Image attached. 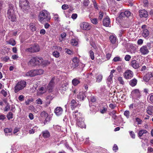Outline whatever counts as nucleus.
Masks as SVG:
<instances>
[{
	"instance_id": "f257e3e1",
	"label": "nucleus",
	"mask_w": 153,
	"mask_h": 153,
	"mask_svg": "<svg viewBox=\"0 0 153 153\" xmlns=\"http://www.w3.org/2000/svg\"><path fill=\"white\" fill-rule=\"evenodd\" d=\"M38 18L41 22L43 21L48 22L51 19L50 13L46 10H43L40 12Z\"/></svg>"
},
{
	"instance_id": "f03ea898",
	"label": "nucleus",
	"mask_w": 153,
	"mask_h": 153,
	"mask_svg": "<svg viewBox=\"0 0 153 153\" xmlns=\"http://www.w3.org/2000/svg\"><path fill=\"white\" fill-rule=\"evenodd\" d=\"M7 16L12 22H13L16 21V18L15 12L13 9V5L12 4H9V8L7 12Z\"/></svg>"
},
{
	"instance_id": "7ed1b4c3",
	"label": "nucleus",
	"mask_w": 153,
	"mask_h": 153,
	"mask_svg": "<svg viewBox=\"0 0 153 153\" xmlns=\"http://www.w3.org/2000/svg\"><path fill=\"white\" fill-rule=\"evenodd\" d=\"M26 85V82L24 80H21L16 83L14 87V92L17 93L23 89Z\"/></svg>"
},
{
	"instance_id": "20e7f679",
	"label": "nucleus",
	"mask_w": 153,
	"mask_h": 153,
	"mask_svg": "<svg viewBox=\"0 0 153 153\" xmlns=\"http://www.w3.org/2000/svg\"><path fill=\"white\" fill-rule=\"evenodd\" d=\"M40 49L39 45L37 44H35L30 47L26 48L25 49V51L33 53L39 52Z\"/></svg>"
},
{
	"instance_id": "39448f33",
	"label": "nucleus",
	"mask_w": 153,
	"mask_h": 153,
	"mask_svg": "<svg viewBox=\"0 0 153 153\" xmlns=\"http://www.w3.org/2000/svg\"><path fill=\"white\" fill-rule=\"evenodd\" d=\"M41 117L45 119L44 121V124H45L47 122H49L51 120V117L45 111H42L40 114Z\"/></svg>"
},
{
	"instance_id": "423d86ee",
	"label": "nucleus",
	"mask_w": 153,
	"mask_h": 153,
	"mask_svg": "<svg viewBox=\"0 0 153 153\" xmlns=\"http://www.w3.org/2000/svg\"><path fill=\"white\" fill-rule=\"evenodd\" d=\"M55 77H52L47 86V89L49 92H52L53 88L55 84Z\"/></svg>"
},
{
	"instance_id": "0eeeda50",
	"label": "nucleus",
	"mask_w": 153,
	"mask_h": 153,
	"mask_svg": "<svg viewBox=\"0 0 153 153\" xmlns=\"http://www.w3.org/2000/svg\"><path fill=\"white\" fill-rule=\"evenodd\" d=\"M123 76L126 79H130L133 77V73L130 70H127L124 73Z\"/></svg>"
},
{
	"instance_id": "6e6552de",
	"label": "nucleus",
	"mask_w": 153,
	"mask_h": 153,
	"mask_svg": "<svg viewBox=\"0 0 153 153\" xmlns=\"http://www.w3.org/2000/svg\"><path fill=\"white\" fill-rule=\"evenodd\" d=\"M80 28L84 30H88L91 28V26L87 22H82L80 24Z\"/></svg>"
},
{
	"instance_id": "1a4fd4ad",
	"label": "nucleus",
	"mask_w": 153,
	"mask_h": 153,
	"mask_svg": "<svg viewBox=\"0 0 153 153\" xmlns=\"http://www.w3.org/2000/svg\"><path fill=\"white\" fill-rule=\"evenodd\" d=\"M72 115L74 118L76 119V121L82 120V114L80 113L77 110L73 112Z\"/></svg>"
},
{
	"instance_id": "9d476101",
	"label": "nucleus",
	"mask_w": 153,
	"mask_h": 153,
	"mask_svg": "<svg viewBox=\"0 0 153 153\" xmlns=\"http://www.w3.org/2000/svg\"><path fill=\"white\" fill-rule=\"evenodd\" d=\"M139 13L140 18H146L148 17V12L145 10H140Z\"/></svg>"
},
{
	"instance_id": "9b49d317",
	"label": "nucleus",
	"mask_w": 153,
	"mask_h": 153,
	"mask_svg": "<svg viewBox=\"0 0 153 153\" xmlns=\"http://www.w3.org/2000/svg\"><path fill=\"white\" fill-rule=\"evenodd\" d=\"M140 51L143 55H145L149 52L148 48L146 45L143 46L140 49Z\"/></svg>"
},
{
	"instance_id": "f8f14e48",
	"label": "nucleus",
	"mask_w": 153,
	"mask_h": 153,
	"mask_svg": "<svg viewBox=\"0 0 153 153\" xmlns=\"http://www.w3.org/2000/svg\"><path fill=\"white\" fill-rule=\"evenodd\" d=\"M76 125L79 127L81 128H85L86 125L84 123L83 119L82 120H76Z\"/></svg>"
},
{
	"instance_id": "ddd939ff",
	"label": "nucleus",
	"mask_w": 153,
	"mask_h": 153,
	"mask_svg": "<svg viewBox=\"0 0 153 153\" xmlns=\"http://www.w3.org/2000/svg\"><path fill=\"white\" fill-rule=\"evenodd\" d=\"M37 57H33L28 62V65L31 66H35L37 65L36 64Z\"/></svg>"
},
{
	"instance_id": "4468645a",
	"label": "nucleus",
	"mask_w": 153,
	"mask_h": 153,
	"mask_svg": "<svg viewBox=\"0 0 153 153\" xmlns=\"http://www.w3.org/2000/svg\"><path fill=\"white\" fill-rule=\"evenodd\" d=\"M54 112L56 116H59L62 114L63 110L61 107H58L55 108Z\"/></svg>"
},
{
	"instance_id": "2eb2a0df",
	"label": "nucleus",
	"mask_w": 153,
	"mask_h": 153,
	"mask_svg": "<svg viewBox=\"0 0 153 153\" xmlns=\"http://www.w3.org/2000/svg\"><path fill=\"white\" fill-rule=\"evenodd\" d=\"M131 94L133 96L137 98H139L141 96L140 92L138 89H135L133 90L132 91Z\"/></svg>"
},
{
	"instance_id": "dca6fc26",
	"label": "nucleus",
	"mask_w": 153,
	"mask_h": 153,
	"mask_svg": "<svg viewBox=\"0 0 153 153\" xmlns=\"http://www.w3.org/2000/svg\"><path fill=\"white\" fill-rule=\"evenodd\" d=\"M110 23V19L108 16H107L106 18L103 19V25L106 27H108L109 26Z\"/></svg>"
},
{
	"instance_id": "f3484780",
	"label": "nucleus",
	"mask_w": 153,
	"mask_h": 153,
	"mask_svg": "<svg viewBox=\"0 0 153 153\" xmlns=\"http://www.w3.org/2000/svg\"><path fill=\"white\" fill-rule=\"evenodd\" d=\"M131 65L134 69H137L139 67V63L135 60H132L131 62Z\"/></svg>"
},
{
	"instance_id": "a211bd4d",
	"label": "nucleus",
	"mask_w": 153,
	"mask_h": 153,
	"mask_svg": "<svg viewBox=\"0 0 153 153\" xmlns=\"http://www.w3.org/2000/svg\"><path fill=\"white\" fill-rule=\"evenodd\" d=\"M36 76L35 70H31L26 73L25 76Z\"/></svg>"
},
{
	"instance_id": "6ab92c4d",
	"label": "nucleus",
	"mask_w": 153,
	"mask_h": 153,
	"mask_svg": "<svg viewBox=\"0 0 153 153\" xmlns=\"http://www.w3.org/2000/svg\"><path fill=\"white\" fill-rule=\"evenodd\" d=\"M152 76V74L149 73H147L143 77V80L146 82L149 81L150 78Z\"/></svg>"
},
{
	"instance_id": "aec40b11",
	"label": "nucleus",
	"mask_w": 153,
	"mask_h": 153,
	"mask_svg": "<svg viewBox=\"0 0 153 153\" xmlns=\"http://www.w3.org/2000/svg\"><path fill=\"white\" fill-rule=\"evenodd\" d=\"M42 137L45 138H47L50 136V134L48 130H45L42 131Z\"/></svg>"
},
{
	"instance_id": "412c9836",
	"label": "nucleus",
	"mask_w": 153,
	"mask_h": 153,
	"mask_svg": "<svg viewBox=\"0 0 153 153\" xmlns=\"http://www.w3.org/2000/svg\"><path fill=\"white\" fill-rule=\"evenodd\" d=\"M73 62V66L74 67H76L78 66L79 60L78 58L76 57L72 59Z\"/></svg>"
},
{
	"instance_id": "4be33fe9",
	"label": "nucleus",
	"mask_w": 153,
	"mask_h": 153,
	"mask_svg": "<svg viewBox=\"0 0 153 153\" xmlns=\"http://www.w3.org/2000/svg\"><path fill=\"white\" fill-rule=\"evenodd\" d=\"M20 6L22 7L28 5V1L27 0H19Z\"/></svg>"
},
{
	"instance_id": "5701e85b",
	"label": "nucleus",
	"mask_w": 153,
	"mask_h": 153,
	"mask_svg": "<svg viewBox=\"0 0 153 153\" xmlns=\"http://www.w3.org/2000/svg\"><path fill=\"white\" fill-rule=\"evenodd\" d=\"M146 112L149 115H152L153 113V106H149L146 109Z\"/></svg>"
},
{
	"instance_id": "b1692460",
	"label": "nucleus",
	"mask_w": 153,
	"mask_h": 153,
	"mask_svg": "<svg viewBox=\"0 0 153 153\" xmlns=\"http://www.w3.org/2000/svg\"><path fill=\"white\" fill-rule=\"evenodd\" d=\"M85 94L82 92H79L77 95V98L79 99L80 100H82L84 99L85 97Z\"/></svg>"
},
{
	"instance_id": "393cba45",
	"label": "nucleus",
	"mask_w": 153,
	"mask_h": 153,
	"mask_svg": "<svg viewBox=\"0 0 153 153\" xmlns=\"http://www.w3.org/2000/svg\"><path fill=\"white\" fill-rule=\"evenodd\" d=\"M129 84L132 86L134 87L136 85L137 83V80L135 78L131 80L129 82Z\"/></svg>"
},
{
	"instance_id": "a878e982",
	"label": "nucleus",
	"mask_w": 153,
	"mask_h": 153,
	"mask_svg": "<svg viewBox=\"0 0 153 153\" xmlns=\"http://www.w3.org/2000/svg\"><path fill=\"white\" fill-rule=\"evenodd\" d=\"M131 15V13L128 11H126L124 12H122L120 14V16H122L123 17H124V16L127 17H128L130 16Z\"/></svg>"
},
{
	"instance_id": "bb28decb",
	"label": "nucleus",
	"mask_w": 153,
	"mask_h": 153,
	"mask_svg": "<svg viewBox=\"0 0 153 153\" xmlns=\"http://www.w3.org/2000/svg\"><path fill=\"white\" fill-rule=\"evenodd\" d=\"M109 39L111 42L114 44L115 43L117 39L116 36L112 35L109 36Z\"/></svg>"
},
{
	"instance_id": "cd10ccee",
	"label": "nucleus",
	"mask_w": 153,
	"mask_h": 153,
	"mask_svg": "<svg viewBox=\"0 0 153 153\" xmlns=\"http://www.w3.org/2000/svg\"><path fill=\"white\" fill-rule=\"evenodd\" d=\"M71 108L72 110H73L77 106V104L76 101L74 100H71Z\"/></svg>"
},
{
	"instance_id": "c85d7f7f",
	"label": "nucleus",
	"mask_w": 153,
	"mask_h": 153,
	"mask_svg": "<svg viewBox=\"0 0 153 153\" xmlns=\"http://www.w3.org/2000/svg\"><path fill=\"white\" fill-rule=\"evenodd\" d=\"M143 32L142 33V36L146 38L147 37L149 34V32L147 29H144L143 30Z\"/></svg>"
},
{
	"instance_id": "c756f323",
	"label": "nucleus",
	"mask_w": 153,
	"mask_h": 153,
	"mask_svg": "<svg viewBox=\"0 0 153 153\" xmlns=\"http://www.w3.org/2000/svg\"><path fill=\"white\" fill-rule=\"evenodd\" d=\"M72 82L74 86H76L80 82L79 79L76 78L72 80Z\"/></svg>"
},
{
	"instance_id": "7c9ffc66",
	"label": "nucleus",
	"mask_w": 153,
	"mask_h": 153,
	"mask_svg": "<svg viewBox=\"0 0 153 153\" xmlns=\"http://www.w3.org/2000/svg\"><path fill=\"white\" fill-rule=\"evenodd\" d=\"M147 132V131L146 130H141L139 131L138 132L139 137H141L144 134H146Z\"/></svg>"
},
{
	"instance_id": "2f4dec72",
	"label": "nucleus",
	"mask_w": 153,
	"mask_h": 153,
	"mask_svg": "<svg viewBox=\"0 0 153 153\" xmlns=\"http://www.w3.org/2000/svg\"><path fill=\"white\" fill-rule=\"evenodd\" d=\"M49 64L50 62L46 60H44L43 59V61H42L41 65L43 66H45L48 65Z\"/></svg>"
},
{
	"instance_id": "473e14b6",
	"label": "nucleus",
	"mask_w": 153,
	"mask_h": 153,
	"mask_svg": "<svg viewBox=\"0 0 153 153\" xmlns=\"http://www.w3.org/2000/svg\"><path fill=\"white\" fill-rule=\"evenodd\" d=\"M35 71L36 73V75L42 74H43L44 72L43 70L41 69L35 70Z\"/></svg>"
},
{
	"instance_id": "72a5a7b5",
	"label": "nucleus",
	"mask_w": 153,
	"mask_h": 153,
	"mask_svg": "<svg viewBox=\"0 0 153 153\" xmlns=\"http://www.w3.org/2000/svg\"><path fill=\"white\" fill-rule=\"evenodd\" d=\"M37 60H36V64L37 65H41L42 61H43V59L40 57H37Z\"/></svg>"
},
{
	"instance_id": "f704fd0d",
	"label": "nucleus",
	"mask_w": 153,
	"mask_h": 153,
	"mask_svg": "<svg viewBox=\"0 0 153 153\" xmlns=\"http://www.w3.org/2000/svg\"><path fill=\"white\" fill-rule=\"evenodd\" d=\"M13 114L11 112H9L6 115L8 120H10L13 118Z\"/></svg>"
},
{
	"instance_id": "c9c22d12",
	"label": "nucleus",
	"mask_w": 153,
	"mask_h": 153,
	"mask_svg": "<svg viewBox=\"0 0 153 153\" xmlns=\"http://www.w3.org/2000/svg\"><path fill=\"white\" fill-rule=\"evenodd\" d=\"M89 53L91 59L92 60L94 59V52L92 50H90L89 51Z\"/></svg>"
},
{
	"instance_id": "e433bc0d",
	"label": "nucleus",
	"mask_w": 153,
	"mask_h": 153,
	"mask_svg": "<svg viewBox=\"0 0 153 153\" xmlns=\"http://www.w3.org/2000/svg\"><path fill=\"white\" fill-rule=\"evenodd\" d=\"M102 79V75H98L96 78V82H100L101 81Z\"/></svg>"
},
{
	"instance_id": "4c0bfd02",
	"label": "nucleus",
	"mask_w": 153,
	"mask_h": 153,
	"mask_svg": "<svg viewBox=\"0 0 153 153\" xmlns=\"http://www.w3.org/2000/svg\"><path fill=\"white\" fill-rule=\"evenodd\" d=\"M29 26L30 30L32 31H34L36 30V28L33 23L30 24Z\"/></svg>"
},
{
	"instance_id": "58836bf2",
	"label": "nucleus",
	"mask_w": 153,
	"mask_h": 153,
	"mask_svg": "<svg viewBox=\"0 0 153 153\" xmlns=\"http://www.w3.org/2000/svg\"><path fill=\"white\" fill-rule=\"evenodd\" d=\"M71 44L74 46H76L78 44V40L77 39H73L71 41Z\"/></svg>"
},
{
	"instance_id": "ea45409f",
	"label": "nucleus",
	"mask_w": 153,
	"mask_h": 153,
	"mask_svg": "<svg viewBox=\"0 0 153 153\" xmlns=\"http://www.w3.org/2000/svg\"><path fill=\"white\" fill-rule=\"evenodd\" d=\"M5 115L1 114H0V120L2 121L6 120Z\"/></svg>"
},
{
	"instance_id": "a19ab883",
	"label": "nucleus",
	"mask_w": 153,
	"mask_h": 153,
	"mask_svg": "<svg viewBox=\"0 0 153 153\" xmlns=\"http://www.w3.org/2000/svg\"><path fill=\"white\" fill-rule=\"evenodd\" d=\"M53 55L56 58H58L59 56V53L56 51H55L53 53Z\"/></svg>"
},
{
	"instance_id": "79ce46f5",
	"label": "nucleus",
	"mask_w": 153,
	"mask_h": 153,
	"mask_svg": "<svg viewBox=\"0 0 153 153\" xmlns=\"http://www.w3.org/2000/svg\"><path fill=\"white\" fill-rule=\"evenodd\" d=\"M122 59L120 56H116L113 59V61L114 62L121 61Z\"/></svg>"
},
{
	"instance_id": "37998d69",
	"label": "nucleus",
	"mask_w": 153,
	"mask_h": 153,
	"mask_svg": "<svg viewBox=\"0 0 153 153\" xmlns=\"http://www.w3.org/2000/svg\"><path fill=\"white\" fill-rule=\"evenodd\" d=\"M124 115L127 117V118H129L130 115V112L129 111L126 110L124 113Z\"/></svg>"
},
{
	"instance_id": "c03bdc74",
	"label": "nucleus",
	"mask_w": 153,
	"mask_h": 153,
	"mask_svg": "<svg viewBox=\"0 0 153 153\" xmlns=\"http://www.w3.org/2000/svg\"><path fill=\"white\" fill-rule=\"evenodd\" d=\"M90 20L91 22L94 24H97V18H91Z\"/></svg>"
},
{
	"instance_id": "a18cd8bd",
	"label": "nucleus",
	"mask_w": 153,
	"mask_h": 153,
	"mask_svg": "<svg viewBox=\"0 0 153 153\" xmlns=\"http://www.w3.org/2000/svg\"><path fill=\"white\" fill-rule=\"evenodd\" d=\"M54 19L55 21H59V18L58 15L57 14H53Z\"/></svg>"
},
{
	"instance_id": "49530a36",
	"label": "nucleus",
	"mask_w": 153,
	"mask_h": 153,
	"mask_svg": "<svg viewBox=\"0 0 153 153\" xmlns=\"http://www.w3.org/2000/svg\"><path fill=\"white\" fill-rule=\"evenodd\" d=\"M104 13L102 12H100L99 13V16L98 17L99 19L101 20L102 19Z\"/></svg>"
},
{
	"instance_id": "de8ad7c7",
	"label": "nucleus",
	"mask_w": 153,
	"mask_h": 153,
	"mask_svg": "<svg viewBox=\"0 0 153 153\" xmlns=\"http://www.w3.org/2000/svg\"><path fill=\"white\" fill-rule=\"evenodd\" d=\"M131 58V56L128 55H126L124 59L126 61H129Z\"/></svg>"
},
{
	"instance_id": "09e8293b",
	"label": "nucleus",
	"mask_w": 153,
	"mask_h": 153,
	"mask_svg": "<svg viewBox=\"0 0 153 153\" xmlns=\"http://www.w3.org/2000/svg\"><path fill=\"white\" fill-rule=\"evenodd\" d=\"M118 81L120 82V84L122 85L124 84V82L123 81V78L122 77H120L118 78Z\"/></svg>"
},
{
	"instance_id": "8fccbe9b",
	"label": "nucleus",
	"mask_w": 153,
	"mask_h": 153,
	"mask_svg": "<svg viewBox=\"0 0 153 153\" xmlns=\"http://www.w3.org/2000/svg\"><path fill=\"white\" fill-rule=\"evenodd\" d=\"M69 6L67 4H64L62 6V8L64 10H66L69 8Z\"/></svg>"
},
{
	"instance_id": "3c124183",
	"label": "nucleus",
	"mask_w": 153,
	"mask_h": 153,
	"mask_svg": "<svg viewBox=\"0 0 153 153\" xmlns=\"http://www.w3.org/2000/svg\"><path fill=\"white\" fill-rule=\"evenodd\" d=\"M92 1L93 2L94 7L96 9H98V7L95 1V0H92Z\"/></svg>"
},
{
	"instance_id": "603ef678",
	"label": "nucleus",
	"mask_w": 153,
	"mask_h": 153,
	"mask_svg": "<svg viewBox=\"0 0 153 153\" xmlns=\"http://www.w3.org/2000/svg\"><path fill=\"white\" fill-rule=\"evenodd\" d=\"M137 123L138 124H141L142 122V120L139 118L137 117L135 119Z\"/></svg>"
},
{
	"instance_id": "864d4df0",
	"label": "nucleus",
	"mask_w": 153,
	"mask_h": 153,
	"mask_svg": "<svg viewBox=\"0 0 153 153\" xmlns=\"http://www.w3.org/2000/svg\"><path fill=\"white\" fill-rule=\"evenodd\" d=\"M129 134L131 137L133 139L135 138V135L133 131H129Z\"/></svg>"
},
{
	"instance_id": "5fc2aeb1",
	"label": "nucleus",
	"mask_w": 153,
	"mask_h": 153,
	"mask_svg": "<svg viewBox=\"0 0 153 153\" xmlns=\"http://www.w3.org/2000/svg\"><path fill=\"white\" fill-rule=\"evenodd\" d=\"M4 131L5 133H9L12 131V129L11 128H5L4 129Z\"/></svg>"
},
{
	"instance_id": "6e6d98bb",
	"label": "nucleus",
	"mask_w": 153,
	"mask_h": 153,
	"mask_svg": "<svg viewBox=\"0 0 153 153\" xmlns=\"http://www.w3.org/2000/svg\"><path fill=\"white\" fill-rule=\"evenodd\" d=\"M1 93L3 95L4 97H6L7 95V92L5 90L3 89L1 92Z\"/></svg>"
},
{
	"instance_id": "4d7b16f0",
	"label": "nucleus",
	"mask_w": 153,
	"mask_h": 153,
	"mask_svg": "<svg viewBox=\"0 0 153 153\" xmlns=\"http://www.w3.org/2000/svg\"><path fill=\"white\" fill-rule=\"evenodd\" d=\"M113 77V75H112V74H110V75L108 77L107 80L109 82H111L112 81V77Z\"/></svg>"
},
{
	"instance_id": "13d9d810",
	"label": "nucleus",
	"mask_w": 153,
	"mask_h": 153,
	"mask_svg": "<svg viewBox=\"0 0 153 153\" xmlns=\"http://www.w3.org/2000/svg\"><path fill=\"white\" fill-rule=\"evenodd\" d=\"M24 97L23 95H21L19 96L18 97L19 100L20 101H22L24 100Z\"/></svg>"
},
{
	"instance_id": "bf43d9fd",
	"label": "nucleus",
	"mask_w": 153,
	"mask_h": 153,
	"mask_svg": "<svg viewBox=\"0 0 153 153\" xmlns=\"http://www.w3.org/2000/svg\"><path fill=\"white\" fill-rule=\"evenodd\" d=\"M149 97V100L150 101L151 103L153 104V95H150Z\"/></svg>"
},
{
	"instance_id": "052dcab7",
	"label": "nucleus",
	"mask_w": 153,
	"mask_h": 153,
	"mask_svg": "<svg viewBox=\"0 0 153 153\" xmlns=\"http://www.w3.org/2000/svg\"><path fill=\"white\" fill-rule=\"evenodd\" d=\"M9 44L13 46H14L15 45L16 43L14 40L12 41L10 40L9 42Z\"/></svg>"
},
{
	"instance_id": "680f3d73",
	"label": "nucleus",
	"mask_w": 153,
	"mask_h": 153,
	"mask_svg": "<svg viewBox=\"0 0 153 153\" xmlns=\"http://www.w3.org/2000/svg\"><path fill=\"white\" fill-rule=\"evenodd\" d=\"M36 103L38 104H42V101L41 99L39 98L36 101Z\"/></svg>"
},
{
	"instance_id": "e2e57ef3",
	"label": "nucleus",
	"mask_w": 153,
	"mask_h": 153,
	"mask_svg": "<svg viewBox=\"0 0 153 153\" xmlns=\"http://www.w3.org/2000/svg\"><path fill=\"white\" fill-rule=\"evenodd\" d=\"M77 16V15L76 13H73L71 16V18L73 19H76Z\"/></svg>"
},
{
	"instance_id": "0e129e2a",
	"label": "nucleus",
	"mask_w": 153,
	"mask_h": 153,
	"mask_svg": "<svg viewBox=\"0 0 153 153\" xmlns=\"http://www.w3.org/2000/svg\"><path fill=\"white\" fill-rule=\"evenodd\" d=\"M113 149L115 152H116L117 150H118V147H117V146L116 144H115L114 145L113 148Z\"/></svg>"
},
{
	"instance_id": "69168bd1",
	"label": "nucleus",
	"mask_w": 153,
	"mask_h": 153,
	"mask_svg": "<svg viewBox=\"0 0 153 153\" xmlns=\"http://www.w3.org/2000/svg\"><path fill=\"white\" fill-rule=\"evenodd\" d=\"M109 107L111 109H114L116 107V105L115 104L111 103L109 104Z\"/></svg>"
},
{
	"instance_id": "338daca9",
	"label": "nucleus",
	"mask_w": 153,
	"mask_h": 153,
	"mask_svg": "<svg viewBox=\"0 0 153 153\" xmlns=\"http://www.w3.org/2000/svg\"><path fill=\"white\" fill-rule=\"evenodd\" d=\"M143 40L142 39H139L137 42V44L139 45H141L143 43Z\"/></svg>"
},
{
	"instance_id": "774afa93",
	"label": "nucleus",
	"mask_w": 153,
	"mask_h": 153,
	"mask_svg": "<svg viewBox=\"0 0 153 153\" xmlns=\"http://www.w3.org/2000/svg\"><path fill=\"white\" fill-rule=\"evenodd\" d=\"M39 91L42 93H44L46 91L45 89L43 87H41L40 88Z\"/></svg>"
}]
</instances>
